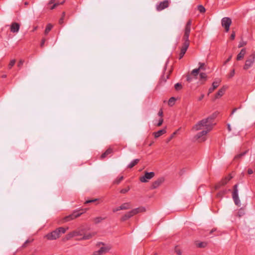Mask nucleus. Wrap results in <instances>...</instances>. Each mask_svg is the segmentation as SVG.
I'll list each match as a JSON object with an SVG mask.
<instances>
[{"label":"nucleus","instance_id":"f257e3e1","mask_svg":"<svg viewBox=\"0 0 255 255\" xmlns=\"http://www.w3.org/2000/svg\"><path fill=\"white\" fill-rule=\"evenodd\" d=\"M218 113H214L211 116L203 119L197 123L192 128V130L197 131L199 130L203 129V130L198 133L195 138L198 140L199 142H202L206 140L205 135L210 131L213 128L214 125L213 120L217 116Z\"/></svg>","mask_w":255,"mask_h":255},{"label":"nucleus","instance_id":"f03ea898","mask_svg":"<svg viewBox=\"0 0 255 255\" xmlns=\"http://www.w3.org/2000/svg\"><path fill=\"white\" fill-rule=\"evenodd\" d=\"M191 25L192 20L189 19L187 22L184 28V33L183 36L184 43L180 50V52L184 54H185L189 46V37L191 31Z\"/></svg>","mask_w":255,"mask_h":255},{"label":"nucleus","instance_id":"7ed1b4c3","mask_svg":"<svg viewBox=\"0 0 255 255\" xmlns=\"http://www.w3.org/2000/svg\"><path fill=\"white\" fill-rule=\"evenodd\" d=\"M69 228L59 227L56 229L52 232L47 234L45 236V238L48 240H54L60 237L61 234L65 233Z\"/></svg>","mask_w":255,"mask_h":255},{"label":"nucleus","instance_id":"20e7f679","mask_svg":"<svg viewBox=\"0 0 255 255\" xmlns=\"http://www.w3.org/2000/svg\"><path fill=\"white\" fill-rule=\"evenodd\" d=\"M145 211V209L143 207H139L132 209V210L127 212L121 218L122 221H125L133 216L137 214L138 213L142 212Z\"/></svg>","mask_w":255,"mask_h":255},{"label":"nucleus","instance_id":"39448f33","mask_svg":"<svg viewBox=\"0 0 255 255\" xmlns=\"http://www.w3.org/2000/svg\"><path fill=\"white\" fill-rule=\"evenodd\" d=\"M237 187V184H236L234 186V190L232 193V198L235 202V204L239 207L241 206V202L239 198L238 190Z\"/></svg>","mask_w":255,"mask_h":255},{"label":"nucleus","instance_id":"423d86ee","mask_svg":"<svg viewBox=\"0 0 255 255\" xmlns=\"http://www.w3.org/2000/svg\"><path fill=\"white\" fill-rule=\"evenodd\" d=\"M170 1L168 0H164L162 1L157 2L156 4V9L158 11H161L168 7Z\"/></svg>","mask_w":255,"mask_h":255},{"label":"nucleus","instance_id":"0eeeda50","mask_svg":"<svg viewBox=\"0 0 255 255\" xmlns=\"http://www.w3.org/2000/svg\"><path fill=\"white\" fill-rule=\"evenodd\" d=\"M255 54H252L246 61L244 67V69L245 70L248 69L252 66L255 61Z\"/></svg>","mask_w":255,"mask_h":255},{"label":"nucleus","instance_id":"6e6552de","mask_svg":"<svg viewBox=\"0 0 255 255\" xmlns=\"http://www.w3.org/2000/svg\"><path fill=\"white\" fill-rule=\"evenodd\" d=\"M154 175L155 173L153 172H146L144 176L140 177L139 180L141 182H147L148 180H150L152 178Z\"/></svg>","mask_w":255,"mask_h":255},{"label":"nucleus","instance_id":"1a4fd4ad","mask_svg":"<svg viewBox=\"0 0 255 255\" xmlns=\"http://www.w3.org/2000/svg\"><path fill=\"white\" fill-rule=\"evenodd\" d=\"M82 214V213H79L78 211H75L72 214L66 216L64 218V222H68L76 218L79 217Z\"/></svg>","mask_w":255,"mask_h":255},{"label":"nucleus","instance_id":"9d476101","mask_svg":"<svg viewBox=\"0 0 255 255\" xmlns=\"http://www.w3.org/2000/svg\"><path fill=\"white\" fill-rule=\"evenodd\" d=\"M65 1H63L61 2L59 1H56V0H50L48 3H47V8L52 10L56 8L57 6L63 4Z\"/></svg>","mask_w":255,"mask_h":255},{"label":"nucleus","instance_id":"9b49d317","mask_svg":"<svg viewBox=\"0 0 255 255\" xmlns=\"http://www.w3.org/2000/svg\"><path fill=\"white\" fill-rule=\"evenodd\" d=\"M232 19L229 17H224V31L228 32L230 30V26L232 24Z\"/></svg>","mask_w":255,"mask_h":255},{"label":"nucleus","instance_id":"f8f14e48","mask_svg":"<svg viewBox=\"0 0 255 255\" xmlns=\"http://www.w3.org/2000/svg\"><path fill=\"white\" fill-rule=\"evenodd\" d=\"M20 28V25L17 22H12L10 25V31L12 33H17Z\"/></svg>","mask_w":255,"mask_h":255},{"label":"nucleus","instance_id":"ddd939ff","mask_svg":"<svg viewBox=\"0 0 255 255\" xmlns=\"http://www.w3.org/2000/svg\"><path fill=\"white\" fill-rule=\"evenodd\" d=\"M164 181L163 178H158L157 180L152 183L151 186V189H155L157 188Z\"/></svg>","mask_w":255,"mask_h":255},{"label":"nucleus","instance_id":"4468645a","mask_svg":"<svg viewBox=\"0 0 255 255\" xmlns=\"http://www.w3.org/2000/svg\"><path fill=\"white\" fill-rule=\"evenodd\" d=\"M108 250V249L106 247H102L98 251L94 252L92 255H102L107 253Z\"/></svg>","mask_w":255,"mask_h":255},{"label":"nucleus","instance_id":"2eb2a0df","mask_svg":"<svg viewBox=\"0 0 255 255\" xmlns=\"http://www.w3.org/2000/svg\"><path fill=\"white\" fill-rule=\"evenodd\" d=\"M219 83L220 82L217 81L213 82L212 87L209 89L208 95L212 93L219 86Z\"/></svg>","mask_w":255,"mask_h":255},{"label":"nucleus","instance_id":"dca6fc26","mask_svg":"<svg viewBox=\"0 0 255 255\" xmlns=\"http://www.w3.org/2000/svg\"><path fill=\"white\" fill-rule=\"evenodd\" d=\"M113 149L112 148H108L105 152H104L101 156V159H104L106 158L108 155L113 153Z\"/></svg>","mask_w":255,"mask_h":255},{"label":"nucleus","instance_id":"f3484780","mask_svg":"<svg viewBox=\"0 0 255 255\" xmlns=\"http://www.w3.org/2000/svg\"><path fill=\"white\" fill-rule=\"evenodd\" d=\"M223 95V89L221 88L217 93L215 95L213 99V101H215L217 99L220 98Z\"/></svg>","mask_w":255,"mask_h":255},{"label":"nucleus","instance_id":"a211bd4d","mask_svg":"<svg viewBox=\"0 0 255 255\" xmlns=\"http://www.w3.org/2000/svg\"><path fill=\"white\" fill-rule=\"evenodd\" d=\"M249 151V149L246 150L244 152L240 153L236 155L234 157V160L236 161L240 160L245 155H246Z\"/></svg>","mask_w":255,"mask_h":255},{"label":"nucleus","instance_id":"6ab92c4d","mask_svg":"<svg viewBox=\"0 0 255 255\" xmlns=\"http://www.w3.org/2000/svg\"><path fill=\"white\" fill-rule=\"evenodd\" d=\"M165 132H166V130L165 129H162L158 130L156 132H154L153 133V134L155 138H157V137H159V136H160L161 135H162V134H163L164 133H165Z\"/></svg>","mask_w":255,"mask_h":255},{"label":"nucleus","instance_id":"aec40b11","mask_svg":"<svg viewBox=\"0 0 255 255\" xmlns=\"http://www.w3.org/2000/svg\"><path fill=\"white\" fill-rule=\"evenodd\" d=\"M246 49L245 48L242 49L241 50V51H240V52L237 55V60H240L242 58H243V57H244V56L246 54Z\"/></svg>","mask_w":255,"mask_h":255},{"label":"nucleus","instance_id":"412c9836","mask_svg":"<svg viewBox=\"0 0 255 255\" xmlns=\"http://www.w3.org/2000/svg\"><path fill=\"white\" fill-rule=\"evenodd\" d=\"M130 208L131 205L130 203H125L120 206V209H122V210H127Z\"/></svg>","mask_w":255,"mask_h":255},{"label":"nucleus","instance_id":"4be33fe9","mask_svg":"<svg viewBox=\"0 0 255 255\" xmlns=\"http://www.w3.org/2000/svg\"><path fill=\"white\" fill-rule=\"evenodd\" d=\"M195 245H196V247L198 248H204L207 246V243L206 242H196Z\"/></svg>","mask_w":255,"mask_h":255},{"label":"nucleus","instance_id":"5701e85b","mask_svg":"<svg viewBox=\"0 0 255 255\" xmlns=\"http://www.w3.org/2000/svg\"><path fill=\"white\" fill-rule=\"evenodd\" d=\"M139 161V159H135L133 160L128 165V167L129 168H132L136 164H137Z\"/></svg>","mask_w":255,"mask_h":255},{"label":"nucleus","instance_id":"b1692460","mask_svg":"<svg viewBox=\"0 0 255 255\" xmlns=\"http://www.w3.org/2000/svg\"><path fill=\"white\" fill-rule=\"evenodd\" d=\"M106 217H97L93 219V221L95 222V224H98L101 222L102 221L106 219Z\"/></svg>","mask_w":255,"mask_h":255},{"label":"nucleus","instance_id":"393cba45","mask_svg":"<svg viewBox=\"0 0 255 255\" xmlns=\"http://www.w3.org/2000/svg\"><path fill=\"white\" fill-rule=\"evenodd\" d=\"M95 235V233H88L87 234H85L83 236V237L81 239V240H89L91 239L92 237H93Z\"/></svg>","mask_w":255,"mask_h":255},{"label":"nucleus","instance_id":"a878e982","mask_svg":"<svg viewBox=\"0 0 255 255\" xmlns=\"http://www.w3.org/2000/svg\"><path fill=\"white\" fill-rule=\"evenodd\" d=\"M53 26L51 24H48L46 27V28H45V31H44V33L45 34H47L51 30Z\"/></svg>","mask_w":255,"mask_h":255},{"label":"nucleus","instance_id":"bb28decb","mask_svg":"<svg viewBox=\"0 0 255 255\" xmlns=\"http://www.w3.org/2000/svg\"><path fill=\"white\" fill-rule=\"evenodd\" d=\"M199 69H194L191 71V74L194 77H196L199 74Z\"/></svg>","mask_w":255,"mask_h":255},{"label":"nucleus","instance_id":"cd10ccee","mask_svg":"<svg viewBox=\"0 0 255 255\" xmlns=\"http://www.w3.org/2000/svg\"><path fill=\"white\" fill-rule=\"evenodd\" d=\"M73 237H74V236H73V233L72 232L69 233L67 235H66V236L64 238V240L67 241V240H70V239H71Z\"/></svg>","mask_w":255,"mask_h":255},{"label":"nucleus","instance_id":"c85d7f7f","mask_svg":"<svg viewBox=\"0 0 255 255\" xmlns=\"http://www.w3.org/2000/svg\"><path fill=\"white\" fill-rule=\"evenodd\" d=\"M176 99L174 97H171L168 101V105L170 106H173L174 104Z\"/></svg>","mask_w":255,"mask_h":255},{"label":"nucleus","instance_id":"c756f323","mask_svg":"<svg viewBox=\"0 0 255 255\" xmlns=\"http://www.w3.org/2000/svg\"><path fill=\"white\" fill-rule=\"evenodd\" d=\"M124 179V177L123 176H121L119 177H118L114 181V183L118 184H119L122 180H123Z\"/></svg>","mask_w":255,"mask_h":255},{"label":"nucleus","instance_id":"7c9ffc66","mask_svg":"<svg viewBox=\"0 0 255 255\" xmlns=\"http://www.w3.org/2000/svg\"><path fill=\"white\" fill-rule=\"evenodd\" d=\"M223 196V192L222 191H220L218 193H217L216 198L219 199V200L220 201L222 199Z\"/></svg>","mask_w":255,"mask_h":255},{"label":"nucleus","instance_id":"2f4dec72","mask_svg":"<svg viewBox=\"0 0 255 255\" xmlns=\"http://www.w3.org/2000/svg\"><path fill=\"white\" fill-rule=\"evenodd\" d=\"M198 10L201 12L203 13L205 12V8L202 5H199L198 6Z\"/></svg>","mask_w":255,"mask_h":255},{"label":"nucleus","instance_id":"473e14b6","mask_svg":"<svg viewBox=\"0 0 255 255\" xmlns=\"http://www.w3.org/2000/svg\"><path fill=\"white\" fill-rule=\"evenodd\" d=\"M15 63V60L14 59L11 60L10 61V62H9V64L8 65V68L9 69H10L14 66Z\"/></svg>","mask_w":255,"mask_h":255},{"label":"nucleus","instance_id":"72a5a7b5","mask_svg":"<svg viewBox=\"0 0 255 255\" xmlns=\"http://www.w3.org/2000/svg\"><path fill=\"white\" fill-rule=\"evenodd\" d=\"M174 88L176 90L179 91L182 88V85L180 83H177L175 84Z\"/></svg>","mask_w":255,"mask_h":255},{"label":"nucleus","instance_id":"f704fd0d","mask_svg":"<svg viewBox=\"0 0 255 255\" xmlns=\"http://www.w3.org/2000/svg\"><path fill=\"white\" fill-rule=\"evenodd\" d=\"M200 78L201 80H204L205 81L207 78V75L205 73H201L200 74Z\"/></svg>","mask_w":255,"mask_h":255},{"label":"nucleus","instance_id":"c9c22d12","mask_svg":"<svg viewBox=\"0 0 255 255\" xmlns=\"http://www.w3.org/2000/svg\"><path fill=\"white\" fill-rule=\"evenodd\" d=\"M235 75V70L233 69L230 72V74L227 75V77L229 79L232 78Z\"/></svg>","mask_w":255,"mask_h":255},{"label":"nucleus","instance_id":"e433bc0d","mask_svg":"<svg viewBox=\"0 0 255 255\" xmlns=\"http://www.w3.org/2000/svg\"><path fill=\"white\" fill-rule=\"evenodd\" d=\"M72 233L74 237L81 236L82 235L80 231H74Z\"/></svg>","mask_w":255,"mask_h":255},{"label":"nucleus","instance_id":"4c0bfd02","mask_svg":"<svg viewBox=\"0 0 255 255\" xmlns=\"http://www.w3.org/2000/svg\"><path fill=\"white\" fill-rule=\"evenodd\" d=\"M130 189L129 187H128L127 188L123 189L120 191V192L122 194H125L128 192Z\"/></svg>","mask_w":255,"mask_h":255},{"label":"nucleus","instance_id":"58836bf2","mask_svg":"<svg viewBox=\"0 0 255 255\" xmlns=\"http://www.w3.org/2000/svg\"><path fill=\"white\" fill-rule=\"evenodd\" d=\"M199 67L198 69H199V70H205V68H204V66H205V64L204 63H201L200 62L199 63Z\"/></svg>","mask_w":255,"mask_h":255},{"label":"nucleus","instance_id":"ea45409f","mask_svg":"<svg viewBox=\"0 0 255 255\" xmlns=\"http://www.w3.org/2000/svg\"><path fill=\"white\" fill-rule=\"evenodd\" d=\"M246 44H247V42L242 40L240 42L239 45V47H243L245 45H246Z\"/></svg>","mask_w":255,"mask_h":255},{"label":"nucleus","instance_id":"a19ab883","mask_svg":"<svg viewBox=\"0 0 255 255\" xmlns=\"http://www.w3.org/2000/svg\"><path fill=\"white\" fill-rule=\"evenodd\" d=\"M175 252L178 255H181L182 252L181 251L177 248L176 247L175 249Z\"/></svg>","mask_w":255,"mask_h":255},{"label":"nucleus","instance_id":"79ce46f5","mask_svg":"<svg viewBox=\"0 0 255 255\" xmlns=\"http://www.w3.org/2000/svg\"><path fill=\"white\" fill-rule=\"evenodd\" d=\"M98 200V199L89 200L86 201L85 203V204H87V203H94V202H95L97 201Z\"/></svg>","mask_w":255,"mask_h":255},{"label":"nucleus","instance_id":"37998d69","mask_svg":"<svg viewBox=\"0 0 255 255\" xmlns=\"http://www.w3.org/2000/svg\"><path fill=\"white\" fill-rule=\"evenodd\" d=\"M235 35H236L235 31H233L232 32V34L230 36V39L232 40H234L235 38Z\"/></svg>","mask_w":255,"mask_h":255},{"label":"nucleus","instance_id":"c03bdc74","mask_svg":"<svg viewBox=\"0 0 255 255\" xmlns=\"http://www.w3.org/2000/svg\"><path fill=\"white\" fill-rule=\"evenodd\" d=\"M186 80L188 82H191L192 81L193 78L191 77V75H187L186 77Z\"/></svg>","mask_w":255,"mask_h":255},{"label":"nucleus","instance_id":"a18cd8bd","mask_svg":"<svg viewBox=\"0 0 255 255\" xmlns=\"http://www.w3.org/2000/svg\"><path fill=\"white\" fill-rule=\"evenodd\" d=\"M217 232V233L215 234L216 235H221V233H219L217 231V229H212L210 232V234H211L213 232Z\"/></svg>","mask_w":255,"mask_h":255},{"label":"nucleus","instance_id":"49530a36","mask_svg":"<svg viewBox=\"0 0 255 255\" xmlns=\"http://www.w3.org/2000/svg\"><path fill=\"white\" fill-rule=\"evenodd\" d=\"M169 77V75H167L166 76V78L164 77V76H163L161 78V82L163 81L164 82H165L166 81V79H168Z\"/></svg>","mask_w":255,"mask_h":255},{"label":"nucleus","instance_id":"de8ad7c7","mask_svg":"<svg viewBox=\"0 0 255 255\" xmlns=\"http://www.w3.org/2000/svg\"><path fill=\"white\" fill-rule=\"evenodd\" d=\"M24 63V60H20L17 64V66L20 68Z\"/></svg>","mask_w":255,"mask_h":255},{"label":"nucleus","instance_id":"09e8293b","mask_svg":"<svg viewBox=\"0 0 255 255\" xmlns=\"http://www.w3.org/2000/svg\"><path fill=\"white\" fill-rule=\"evenodd\" d=\"M163 119H162V118L160 119L158 121V124H157V126L160 127V126H161V125L163 123Z\"/></svg>","mask_w":255,"mask_h":255},{"label":"nucleus","instance_id":"8fccbe9b","mask_svg":"<svg viewBox=\"0 0 255 255\" xmlns=\"http://www.w3.org/2000/svg\"><path fill=\"white\" fill-rule=\"evenodd\" d=\"M232 177H233L231 175H229L228 177L224 178V183L229 181L232 178Z\"/></svg>","mask_w":255,"mask_h":255},{"label":"nucleus","instance_id":"3c124183","mask_svg":"<svg viewBox=\"0 0 255 255\" xmlns=\"http://www.w3.org/2000/svg\"><path fill=\"white\" fill-rule=\"evenodd\" d=\"M45 40L46 39L45 38H43L41 40V43H40V46L41 47H43L44 46V43H45Z\"/></svg>","mask_w":255,"mask_h":255},{"label":"nucleus","instance_id":"603ef678","mask_svg":"<svg viewBox=\"0 0 255 255\" xmlns=\"http://www.w3.org/2000/svg\"><path fill=\"white\" fill-rule=\"evenodd\" d=\"M120 210H122V209H120V206H119V207H118L117 208L113 209V212L115 213V212H118V211H119Z\"/></svg>","mask_w":255,"mask_h":255},{"label":"nucleus","instance_id":"864d4df0","mask_svg":"<svg viewBox=\"0 0 255 255\" xmlns=\"http://www.w3.org/2000/svg\"><path fill=\"white\" fill-rule=\"evenodd\" d=\"M158 115L161 117L163 116V111L162 109H160L158 113Z\"/></svg>","mask_w":255,"mask_h":255},{"label":"nucleus","instance_id":"5fc2aeb1","mask_svg":"<svg viewBox=\"0 0 255 255\" xmlns=\"http://www.w3.org/2000/svg\"><path fill=\"white\" fill-rule=\"evenodd\" d=\"M221 185H222V183H219V184H217V185L215 186V189H216V190L220 189V187H221Z\"/></svg>","mask_w":255,"mask_h":255},{"label":"nucleus","instance_id":"6e6d98bb","mask_svg":"<svg viewBox=\"0 0 255 255\" xmlns=\"http://www.w3.org/2000/svg\"><path fill=\"white\" fill-rule=\"evenodd\" d=\"M64 17H61L60 19H59V23L60 24H62L64 22Z\"/></svg>","mask_w":255,"mask_h":255},{"label":"nucleus","instance_id":"4d7b16f0","mask_svg":"<svg viewBox=\"0 0 255 255\" xmlns=\"http://www.w3.org/2000/svg\"><path fill=\"white\" fill-rule=\"evenodd\" d=\"M254 172L253 169H251V168H249L248 170V173L249 174H253Z\"/></svg>","mask_w":255,"mask_h":255},{"label":"nucleus","instance_id":"13d9d810","mask_svg":"<svg viewBox=\"0 0 255 255\" xmlns=\"http://www.w3.org/2000/svg\"><path fill=\"white\" fill-rule=\"evenodd\" d=\"M30 243V241H29V240H26V241L24 242V243L23 244V245H22V247H23V248L25 247H26V244H28V243Z\"/></svg>","mask_w":255,"mask_h":255},{"label":"nucleus","instance_id":"bf43d9fd","mask_svg":"<svg viewBox=\"0 0 255 255\" xmlns=\"http://www.w3.org/2000/svg\"><path fill=\"white\" fill-rule=\"evenodd\" d=\"M30 243V241H29V240H26V241L24 242V243L23 244V245H22V247H23V248L25 247H26V244H28V243Z\"/></svg>","mask_w":255,"mask_h":255},{"label":"nucleus","instance_id":"052dcab7","mask_svg":"<svg viewBox=\"0 0 255 255\" xmlns=\"http://www.w3.org/2000/svg\"><path fill=\"white\" fill-rule=\"evenodd\" d=\"M30 243V241H29V240H26V241L24 242V243L23 244V245H22V247H23V248L25 247H26V244H28V243Z\"/></svg>","mask_w":255,"mask_h":255},{"label":"nucleus","instance_id":"680f3d73","mask_svg":"<svg viewBox=\"0 0 255 255\" xmlns=\"http://www.w3.org/2000/svg\"><path fill=\"white\" fill-rule=\"evenodd\" d=\"M204 97V95L202 94L199 98H198V101H201Z\"/></svg>","mask_w":255,"mask_h":255},{"label":"nucleus","instance_id":"e2e57ef3","mask_svg":"<svg viewBox=\"0 0 255 255\" xmlns=\"http://www.w3.org/2000/svg\"><path fill=\"white\" fill-rule=\"evenodd\" d=\"M184 54H183V53L180 52V54H179V59H181L184 56Z\"/></svg>","mask_w":255,"mask_h":255},{"label":"nucleus","instance_id":"0e129e2a","mask_svg":"<svg viewBox=\"0 0 255 255\" xmlns=\"http://www.w3.org/2000/svg\"><path fill=\"white\" fill-rule=\"evenodd\" d=\"M227 127H228V129L229 130V131H231V126L229 124H228L227 125Z\"/></svg>","mask_w":255,"mask_h":255},{"label":"nucleus","instance_id":"69168bd1","mask_svg":"<svg viewBox=\"0 0 255 255\" xmlns=\"http://www.w3.org/2000/svg\"><path fill=\"white\" fill-rule=\"evenodd\" d=\"M37 27H38L37 26H35V27H33V30H32V32L35 31L37 29Z\"/></svg>","mask_w":255,"mask_h":255},{"label":"nucleus","instance_id":"338daca9","mask_svg":"<svg viewBox=\"0 0 255 255\" xmlns=\"http://www.w3.org/2000/svg\"><path fill=\"white\" fill-rule=\"evenodd\" d=\"M236 110H237V109H236V108H235V109H234L232 111V113H231V115H233V114L236 112Z\"/></svg>","mask_w":255,"mask_h":255},{"label":"nucleus","instance_id":"774afa93","mask_svg":"<svg viewBox=\"0 0 255 255\" xmlns=\"http://www.w3.org/2000/svg\"><path fill=\"white\" fill-rule=\"evenodd\" d=\"M65 15V12H63L62 13V16H61V17H64V18Z\"/></svg>","mask_w":255,"mask_h":255}]
</instances>
